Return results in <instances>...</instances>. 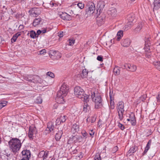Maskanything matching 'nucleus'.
<instances>
[{"label": "nucleus", "instance_id": "obj_28", "mask_svg": "<svg viewBox=\"0 0 160 160\" xmlns=\"http://www.w3.org/2000/svg\"><path fill=\"white\" fill-rule=\"evenodd\" d=\"M87 102H86L84 103L83 106V111L85 112H87L90 108L89 106L87 103Z\"/></svg>", "mask_w": 160, "mask_h": 160}, {"label": "nucleus", "instance_id": "obj_35", "mask_svg": "<svg viewBox=\"0 0 160 160\" xmlns=\"http://www.w3.org/2000/svg\"><path fill=\"white\" fill-rule=\"evenodd\" d=\"M142 24H139L138 25V27L135 29V31L137 32H140L142 28Z\"/></svg>", "mask_w": 160, "mask_h": 160}, {"label": "nucleus", "instance_id": "obj_42", "mask_svg": "<svg viewBox=\"0 0 160 160\" xmlns=\"http://www.w3.org/2000/svg\"><path fill=\"white\" fill-rule=\"evenodd\" d=\"M47 75L52 78H54L55 77L54 74L51 72H47Z\"/></svg>", "mask_w": 160, "mask_h": 160}, {"label": "nucleus", "instance_id": "obj_17", "mask_svg": "<svg viewBox=\"0 0 160 160\" xmlns=\"http://www.w3.org/2000/svg\"><path fill=\"white\" fill-rule=\"evenodd\" d=\"M108 15L112 17H115L117 15V10L115 8H111L108 11Z\"/></svg>", "mask_w": 160, "mask_h": 160}, {"label": "nucleus", "instance_id": "obj_13", "mask_svg": "<svg viewBox=\"0 0 160 160\" xmlns=\"http://www.w3.org/2000/svg\"><path fill=\"white\" fill-rule=\"evenodd\" d=\"M105 18V15L102 13L100 17H98L97 18V20L98 23H100L98 24V25H101L104 22Z\"/></svg>", "mask_w": 160, "mask_h": 160}, {"label": "nucleus", "instance_id": "obj_62", "mask_svg": "<svg viewBox=\"0 0 160 160\" xmlns=\"http://www.w3.org/2000/svg\"><path fill=\"white\" fill-rule=\"evenodd\" d=\"M157 102H159L160 99V94H158V96L157 97Z\"/></svg>", "mask_w": 160, "mask_h": 160}, {"label": "nucleus", "instance_id": "obj_27", "mask_svg": "<svg viewBox=\"0 0 160 160\" xmlns=\"http://www.w3.org/2000/svg\"><path fill=\"white\" fill-rule=\"evenodd\" d=\"M28 35L30 34V37L33 38H36L38 37L37 33L35 32L33 30H32L30 31V32L28 34Z\"/></svg>", "mask_w": 160, "mask_h": 160}, {"label": "nucleus", "instance_id": "obj_4", "mask_svg": "<svg viewBox=\"0 0 160 160\" xmlns=\"http://www.w3.org/2000/svg\"><path fill=\"white\" fill-rule=\"evenodd\" d=\"M86 8V13L88 16L93 14L95 10V5L92 2H89L87 3Z\"/></svg>", "mask_w": 160, "mask_h": 160}, {"label": "nucleus", "instance_id": "obj_45", "mask_svg": "<svg viewBox=\"0 0 160 160\" xmlns=\"http://www.w3.org/2000/svg\"><path fill=\"white\" fill-rule=\"evenodd\" d=\"M77 6L81 9L83 8L84 7V4L81 3H78L77 4Z\"/></svg>", "mask_w": 160, "mask_h": 160}, {"label": "nucleus", "instance_id": "obj_10", "mask_svg": "<svg viewBox=\"0 0 160 160\" xmlns=\"http://www.w3.org/2000/svg\"><path fill=\"white\" fill-rule=\"evenodd\" d=\"M59 16L62 19L65 20L69 21L72 19L71 16L66 12H62Z\"/></svg>", "mask_w": 160, "mask_h": 160}, {"label": "nucleus", "instance_id": "obj_54", "mask_svg": "<svg viewBox=\"0 0 160 160\" xmlns=\"http://www.w3.org/2000/svg\"><path fill=\"white\" fill-rule=\"evenodd\" d=\"M0 102H1L2 104H3L2 107L5 106L6 105L7 102L5 101H0Z\"/></svg>", "mask_w": 160, "mask_h": 160}, {"label": "nucleus", "instance_id": "obj_20", "mask_svg": "<svg viewBox=\"0 0 160 160\" xmlns=\"http://www.w3.org/2000/svg\"><path fill=\"white\" fill-rule=\"evenodd\" d=\"M54 128L53 124L52 122H49L47 125V130H49L50 132L53 131Z\"/></svg>", "mask_w": 160, "mask_h": 160}, {"label": "nucleus", "instance_id": "obj_48", "mask_svg": "<svg viewBox=\"0 0 160 160\" xmlns=\"http://www.w3.org/2000/svg\"><path fill=\"white\" fill-rule=\"evenodd\" d=\"M149 148H150V147H148L147 146H146V147L145 148V149L144 150V151L142 153V155H144L147 152V151L149 149Z\"/></svg>", "mask_w": 160, "mask_h": 160}, {"label": "nucleus", "instance_id": "obj_19", "mask_svg": "<svg viewBox=\"0 0 160 160\" xmlns=\"http://www.w3.org/2000/svg\"><path fill=\"white\" fill-rule=\"evenodd\" d=\"M154 7L153 10H157L160 8V0H154L153 2Z\"/></svg>", "mask_w": 160, "mask_h": 160}, {"label": "nucleus", "instance_id": "obj_12", "mask_svg": "<svg viewBox=\"0 0 160 160\" xmlns=\"http://www.w3.org/2000/svg\"><path fill=\"white\" fill-rule=\"evenodd\" d=\"M137 69V67L136 65H132L129 63H127L126 64V70H129L131 72H134Z\"/></svg>", "mask_w": 160, "mask_h": 160}, {"label": "nucleus", "instance_id": "obj_41", "mask_svg": "<svg viewBox=\"0 0 160 160\" xmlns=\"http://www.w3.org/2000/svg\"><path fill=\"white\" fill-rule=\"evenodd\" d=\"M118 116H119V118L120 120H122L123 119V114L124 112L122 113V112H118Z\"/></svg>", "mask_w": 160, "mask_h": 160}, {"label": "nucleus", "instance_id": "obj_2", "mask_svg": "<svg viewBox=\"0 0 160 160\" xmlns=\"http://www.w3.org/2000/svg\"><path fill=\"white\" fill-rule=\"evenodd\" d=\"M74 94L78 98L82 99L85 102H88L89 96L88 95L84 94V91L80 87L76 86L74 89Z\"/></svg>", "mask_w": 160, "mask_h": 160}, {"label": "nucleus", "instance_id": "obj_1", "mask_svg": "<svg viewBox=\"0 0 160 160\" xmlns=\"http://www.w3.org/2000/svg\"><path fill=\"white\" fill-rule=\"evenodd\" d=\"M8 143L11 151L14 154L17 155L22 146L21 140L16 138H12L8 142Z\"/></svg>", "mask_w": 160, "mask_h": 160}, {"label": "nucleus", "instance_id": "obj_23", "mask_svg": "<svg viewBox=\"0 0 160 160\" xmlns=\"http://www.w3.org/2000/svg\"><path fill=\"white\" fill-rule=\"evenodd\" d=\"M21 34L20 32H17L13 35V37L11 39V42H15L18 38L21 35Z\"/></svg>", "mask_w": 160, "mask_h": 160}, {"label": "nucleus", "instance_id": "obj_18", "mask_svg": "<svg viewBox=\"0 0 160 160\" xmlns=\"http://www.w3.org/2000/svg\"><path fill=\"white\" fill-rule=\"evenodd\" d=\"M65 96L62 95L61 96H59L57 93V97L56 98V100L58 102V103H59L63 104L65 102L64 100L63 99V97Z\"/></svg>", "mask_w": 160, "mask_h": 160}, {"label": "nucleus", "instance_id": "obj_40", "mask_svg": "<svg viewBox=\"0 0 160 160\" xmlns=\"http://www.w3.org/2000/svg\"><path fill=\"white\" fill-rule=\"evenodd\" d=\"M150 41L149 38H147L145 40V47H147V46H149V44H150Z\"/></svg>", "mask_w": 160, "mask_h": 160}, {"label": "nucleus", "instance_id": "obj_30", "mask_svg": "<svg viewBox=\"0 0 160 160\" xmlns=\"http://www.w3.org/2000/svg\"><path fill=\"white\" fill-rule=\"evenodd\" d=\"M120 68L118 66H115L113 69L114 73L116 75H118L120 73Z\"/></svg>", "mask_w": 160, "mask_h": 160}, {"label": "nucleus", "instance_id": "obj_6", "mask_svg": "<svg viewBox=\"0 0 160 160\" xmlns=\"http://www.w3.org/2000/svg\"><path fill=\"white\" fill-rule=\"evenodd\" d=\"M29 15L32 17H36L40 13V9L37 8H33L30 9L29 11Z\"/></svg>", "mask_w": 160, "mask_h": 160}, {"label": "nucleus", "instance_id": "obj_64", "mask_svg": "<svg viewBox=\"0 0 160 160\" xmlns=\"http://www.w3.org/2000/svg\"><path fill=\"white\" fill-rule=\"evenodd\" d=\"M41 33H44L46 32V29H44L42 30H41Z\"/></svg>", "mask_w": 160, "mask_h": 160}, {"label": "nucleus", "instance_id": "obj_11", "mask_svg": "<svg viewBox=\"0 0 160 160\" xmlns=\"http://www.w3.org/2000/svg\"><path fill=\"white\" fill-rule=\"evenodd\" d=\"M22 153L23 156L22 158H25V159H29L31 157V153L29 150H24L22 151Z\"/></svg>", "mask_w": 160, "mask_h": 160}, {"label": "nucleus", "instance_id": "obj_34", "mask_svg": "<svg viewBox=\"0 0 160 160\" xmlns=\"http://www.w3.org/2000/svg\"><path fill=\"white\" fill-rule=\"evenodd\" d=\"M94 160H102L100 154L99 152L97 153L94 156Z\"/></svg>", "mask_w": 160, "mask_h": 160}, {"label": "nucleus", "instance_id": "obj_14", "mask_svg": "<svg viewBox=\"0 0 160 160\" xmlns=\"http://www.w3.org/2000/svg\"><path fill=\"white\" fill-rule=\"evenodd\" d=\"M105 5V2L103 1L99 2L97 5V7L98 8L97 11L102 12L103 10Z\"/></svg>", "mask_w": 160, "mask_h": 160}, {"label": "nucleus", "instance_id": "obj_37", "mask_svg": "<svg viewBox=\"0 0 160 160\" xmlns=\"http://www.w3.org/2000/svg\"><path fill=\"white\" fill-rule=\"evenodd\" d=\"M57 53H59V52L54 50H51L49 51V55L54 56Z\"/></svg>", "mask_w": 160, "mask_h": 160}, {"label": "nucleus", "instance_id": "obj_9", "mask_svg": "<svg viewBox=\"0 0 160 160\" xmlns=\"http://www.w3.org/2000/svg\"><path fill=\"white\" fill-rule=\"evenodd\" d=\"M116 109L118 112H124V103L122 101H119L117 104Z\"/></svg>", "mask_w": 160, "mask_h": 160}, {"label": "nucleus", "instance_id": "obj_39", "mask_svg": "<svg viewBox=\"0 0 160 160\" xmlns=\"http://www.w3.org/2000/svg\"><path fill=\"white\" fill-rule=\"evenodd\" d=\"M32 76L28 75V76L25 77V79L27 81L32 82Z\"/></svg>", "mask_w": 160, "mask_h": 160}, {"label": "nucleus", "instance_id": "obj_49", "mask_svg": "<svg viewBox=\"0 0 160 160\" xmlns=\"http://www.w3.org/2000/svg\"><path fill=\"white\" fill-rule=\"evenodd\" d=\"M118 126L122 130H123L125 128L124 126H123V125L122 124H121L120 123H118Z\"/></svg>", "mask_w": 160, "mask_h": 160}, {"label": "nucleus", "instance_id": "obj_47", "mask_svg": "<svg viewBox=\"0 0 160 160\" xmlns=\"http://www.w3.org/2000/svg\"><path fill=\"white\" fill-rule=\"evenodd\" d=\"M12 153H9V154L8 153H6V156H7V157L5 159V160H8V158L9 157V158H11L12 157Z\"/></svg>", "mask_w": 160, "mask_h": 160}, {"label": "nucleus", "instance_id": "obj_21", "mask_svg": "<svg viewBox=\"0 0 160 160\" xmlns=\"http://www.w3.org/2000/svg\"><path fill=\"white\" fill-rule=\"evenodd\" d=\"M42 19L41 18H36L33 21V25L34 27H36L41 22Z\"/></svg>", "mask_w": 160, "mask_h": 160}, {"label": "nucleus", "instance_id": "obj_7", "mask_svg": "<svg viewBox=\"0 0 160 160\" xmlns=\"http://www.w3.org/2000/svg\"><path fill=\"white\" fill-rule=\"evenodd\" d=\"M127 19L128 21V23L127 25H125L126 27L128 28V26L129 25L131 26L133 24V22H135L136 21L135 15L133 14H131L129 15L127 17Z\"/></svg>", "mask_w": 160, "mask_h": 160}, {"label": "nucleus", "instance_id": "obj_52", "mask_svg": "<svg viewBox=\"0 0 160 160\" xmlns=\"http://www.w3.org/2000/svg\"><path fill=\"white\" fill-rule=\"evenodd\" d=\"M82 137L81 136H74L73 137V139H76L77 140H79L80 138H82Z\"/></svg>", "mask_w": 160, "mask_h": 160}, {"label": "nucleus", "instance_id": "obj_22", "mask_svg": "<svg viewBox=\"0 0 160 160\" xmlns=\"http://www.w3.org/2000/svg\"><path fill=\"white\" fill-rule=\"evenodd\" d=\"M79 126L76 123H75L72 125V131L74 133L77 132L79 130Z\"/></svg>", "mask_w": 160, "mask_h": 160}, {"label": "nucleus", "instance_id": "obj_25", "mask_svg": "<svg viewBox=\"0 0 160 160\" xmlns=\"http://www.w3.org/2000/svg\"><path fill=\"white\" fill-rule=\"evenodd\" d=\"M62 132V131L58 132L57 133L55 136V138L57 141H59L61 138Z\"/></svg>", "mask_w": 160, "mask_h": 160}, {"label": "nucleus", "instance_id": "obj_51", "mask_svg": "<svg viewBox=\"0 0 160 160\" xmlns=\"http://www.w3.org/2000/svg\"><path fill=\"white\" fill-rule=\"evenodd\" d=\"M60 119L59 118H57L56 121V125H59L62 122H60Z\"/></svg>", "mask_w": 160, "mask_h": 160}, {"label": "nucleus", "instance_id": "obj_32", "mask_svg": "<svg viewBox=\"0 0 160 160\" xmlns=\"http://www.w3.org/2000/svg\"><path fill=\"white\" fill-rule=\"evenodd\" d=\"M123 35V32L122 31H118L117 34V39L118 41H119L120 39L121 38V37H122Z\"/></svg>", "mask_w": 160, "mask_h": 160}, {"label": "nucleus", "instance_id": "obj_57", "mask_svg": "<svg viewBox=\"0 0 160 160\" xmlns=\"http://www.w3.org/2000/svg\"><path fill=\"white\" fill-rule=\"evenodd\" d=\"M75 42V40H70L69 42V45H72Z\"/></svg>", "mask_w": 160, "mask_h": 160}, {"label": "nucleus", "instance_id": "obj_33", "mask_svg": "<svg viewBox=\"0 0 160 160\" xmlns=\"http://www.w3.org/2000/svg\"><path fill=\"white\" fill-rule=\"evenodd\" d=\"M67 118V116L65 115H61L59 118L60 119V122L63 123L65 122Z\"/></svg>", "mask_w": 160, "mask_h": 160}, {"label": "nucleus", "instance_id": "obj_60", "mask_svg": "<svg viewBox=\"0 0 160 160\" xmlns=\"http://www.w3.org/2000/svg\"><path fill=\"white\" fill-rule=\"evenodd\" d=\"M41 30H38L37 31V36H38V35H40L41 33Z\"/></svg>", "mask_w": 160, "mask_h": 160}, {"label": "nucleus", "instance_id": "obj_55", "mask_svg": "<svg viewBox=\"0 0 160 160\" xmlns=\"http://www.w3.org/2000/svg\"><path fill=\"white\" fill-rule=\"evenodd\" d=\"M126 64L127 63H125L124 65H121V68L122 69H126Z\"/></svg>", "mask_w": 160, "mask_h": 160}, {"label": "nucleus", "instance_id": "obj_26", "mask_svg": "<svg viewBox=\"0 0 160 160\" xmlns=\"http://www.w3.org/2000/svg\"><path fill=\"white\" fill-rule=\"evenodd\" d=\"M88 72L86 69H84L82 72V73L81 74V76L82 78L87 77Z\"/></svg>", "mask_w": 160, "mask_h": 160}, {"label": "nucleus", "instance_id": "obj_63", "mask_svg": "<svg viewBox=\"0 0 160 160\" xmlns=\"http://www.w3.org/2000/svg\"><path fill=\"white\" fill-rule=\"evenodd\" d=\"M145 98L146 96L145 95H143L141 97V98L142 99V100L143 101L145 100Z\"/></svg>", "mask_w": 160, "mask_h": 160}, {"label": "nucleus", "instance_id": "obj_24", "mask_svg": "<svg viewBox=\"0 0 160 160\" xmlns=\"http://www.w3.org/2000/svg\"><path fill=\"white\" fill-rule=\"evenodd\" d=\"M153 64L157 69L160 71V61H155L153 62Z\"/></svg>", "mask_w": 160, "mask_h": 160}, {"label": "nucleus", "instance_id": "obj_59", "mask_svg": "<svg viewBox=\"0 0 160 160\" xmlns=\"http://www.w3.org/2000/svg\"><path fill=\"white\" fill-rule=\"evenodd\" d=\"M24 26L23 25L21 24L19 27V28L20 30H22L23 29Z\"/></svg>", "mask_w": 160, "mask_h": 160}, {"label": "nucleus", "instance_id": "obj_3", "mask_svg": "<svg viewBox=\"0 0 160 160\" xmlns=\"http://www.w3.org/2000/svg\"><path fill=\"white\" fill-rule=\"evenodd\" d=\"M91 97L92 101L95 102V108H101L102 106V99L99 94L96 93L94 92L92 93Z\"/></svg>", "mask_w": 160, "mask_h": 160}, {"label": "nucleus", "instance_id": "obj_38", "mask_svg": "<svg viewBox=\"0 0 160 160\" xmlns=\"http://www.w3.org/2000/svg\"><path fill=\"white\" fill-rule=\"evenodd\" d=\"M112 93H111V92H110L109 93V97L110 98V105H114V102L113 101V99H112Z\"/></svg>", "mask_w": 160, "mask_h": 160}, {"label": "nucleus", "instance_id": "obj_53", "mask_svg": "<svg viewBox=\"0 0 160 160\" xmlns=\"http://www.w3.org/2000/svg\"><path fill=\"white\" fill-rule=\"evenodd\" d=\"M46 53V50L45 49H42L40 51V54H44Z\"/></svg>", "mask_w": 160, "mask_h": 160}, {"label": "nucleus", "instance_id": "obj_15", "mask_svg": "<svg viewBox=\"0 0 160 160\" xmlns=\"http://www.w3.org/2000/svg\"><path fill=\"white\" fill-rule=\"evenodd\" d=\"M131 41L128 38H126L122 40L121 43V45L124 47H128L130 44Z\"/></svg>", "mask_w": 160, "mask_h": 160}, {"label": "nucleus", "instance_id": "obj_56", "mask_svg": "<svg viewBox=\"0 0 160 160\" xmlns=\"http://www.w3.org/2000/svg\"><path fill=\"white\" fill-rule=\"evenodd\" d=\"M96 118L94 117H92L91 119V122L92 123L94 122L96 120Z\"/></svg>", "mask_w": 160, "mask_h": 160}, {"label": "nucleus", "instance_id": "obj_16", "mask_svg": "<svg viewBox=\"0 0 160 160\" xmlns=\"http://www.w3.org/2000/svg\"><path fill=\"white\" fill-rule=\"evenodd\" d=\"M48 153L44 151H42L40 152L38 155V158H42L43 160H44L48 157Z\"/></svg>", "mask_w": 160, "mask_h": 160}, {"label": "nucleus", "instance_id": "obj_61", "mask_svg": "<svg viewBox=\"0 0 160 160\" xmlns=\"http://www.w3.org/2000/svg\"><path fill=\"white\" fill-rule=\"evenodd\" d=\"M94 134V132H93V130H92L90 132H89V134L91 136H93Z\"/></svg>", "mask_w": 160, "mask_h": 160}, {"label": "nucleus", "instance_id": "obj_43", "mask_svg": "<svg viewBox=\"0 0 160 160\" xmlns=\"http://www.w3.org/2000/svg\"><path fill=\"white\" fill-rule=\"evenodd\" d=\"M118 148L117 146L114 147L112 150V153H114L116 152L118 150Z\"/></svg>", "mask_w": 160, "mask_h": 160}, {"label": "nucleus", "instance_id": "obj_29", "mask_svg": "<svg viewBox=\"0 0 160 160\" xmlns=\"http://www.w3.org/2000/svg\"><path fill=\"white\" fill-rule=\"evenodd\" d=\"M32 81L34 83H38L39 82L40 79L39 77L38 76H32Z\"/></svg>", "mask_w": 160, "mask_h": 160}, {"label": "nucleus", "instance_id": "obj_31", "mask_svg": "<svg viewBox=\"0 0 160 160\" xmlns=\"http://www.w3.org/2000/svg\"><path fill=\"white\" fill-rule=\"evenodd\" d=\"M137 146H134L131 147L128 151L129 153H133L135 152L137 150Z\"/></svg>", "mask_w": 160, "mask_h": 160}, {"label": "nucleus", "instance_id": "obj_46", "mask_svg": "<svg viewBox=\"0 0 160 160\" xmlns=\"http://www.w3.org/2000/svg\"><path fill=\"white\" fill-rule=\"evenodd\" d=\"M36 100L37 102L38 103H41L42 102V100L40 97H38Z\"/></svg>", "mask_w": 160, "mask_h": 160}, {"label": "nucleus", "instance_id": "obj_5", "mask_svg": "<svg viewBox=\"0 0 160 160\" xmlns=\"http://www.w3.org/2000/svg\"><path fill=\"white\" fill-rule=\"evenodd\" d=\"M68 89V87L67 86V84L64 83L62 85L60 90L57 92L58 96H61L62 95L66 96Z\"/></svg>", "mask_w": 160, "mask_h": 160}, {"label": "nucleus", "instance_id": "obj_8", "mask_svg": "<svg viewBox=\"0 0 160 160\" xmlns=\"http://www.w3.org/2000/svg\"><path fill=\"white\" fill-rule=\"evenodd\" d=\"M37 133L36 128L35 127H29L28 135L29 138L31 139H33L34 134Z\"/></svg>", "mask_w": 160, "mask_h": 160}, {"label": "nucleus", "instance_id": "obj_36", "mask_svg": "<svg viewBox=\"0 0 160 160\" xmlns=\"http://www.w3.org/2000/svg\"><path fill=\"white\" fill-rule=\"evenodd\" d=\"M130 121L131 124L132 126H135L136 124V120L134 116L130 118Z\"/></svg>", "mask_w": 160, "mask_h": 160}, {"label": "nucleus", "instance_id": "obj_50", "mask_svg": "<svg viewBox=\"0 0 160 160\" xmlns=\"http://www.w3.org/2000/svg\"><path fill=\"white\" fill-rule=\"evenodd\" d=\"M97 59L98 61L101 62H102L103 61V58L101 56H98Z\"/></svg>", "mask_w": 160, "mask_h": 160}, {"label": "nucleus", "instance_id": "obj_44", "mask_svg": "<svg viewBox=\"0 0 160 160\" xmlns=\"http://www.w3.org/2000/svg\"><path fill=\"white\" fill-rule=\"evenodd\" d=\"M82 134L84 138H86V137L88 135V133L85 131H82Z\"/></svg>", "mask_w": 160, "mask_h": 160}, {"label": "nucleus", "instance_id": "obj_58", "mask_svg": "<svg viewBox=\"0 0 160 160\" xmlns=\"http://www.w3.org/2000/svg\"><path fill=\"white\" fill-rule=\"evenodd\" d=\"M151 140H149L148 142V143L147 144L146 146L150 148V146L151 145Z\"/></svg>", "mask_w": 160, "mask_h": 160}]
</instances>
